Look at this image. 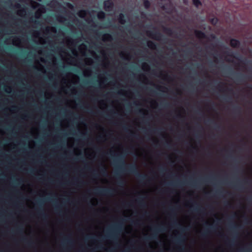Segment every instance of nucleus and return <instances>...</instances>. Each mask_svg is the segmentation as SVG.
Segmentation results:
<instances>
[{"mask_svg": "<svg viewBox=\"0 0 252 252\" xmlns=\"http://www.w3.org/2000/svg\"><path fill=\"white\" fill-rule=\"evenodd\" d=\"M110 155L111 158L113 160L114 164L116 166V170L115 171V175L120 186H123L125 185V182L121 178L122 174H133L141 183L149 179L147 175L140 174L139 172L136 164H126L125 161L124 157L122 155H115L112 152L110 153Z\"/></svg>", "mask_w": 252, "mask_h": 252, "instance_id": "f257e3e1", "label": "nucleus"}, {"mask_svg": "<svg viewBox=\"0 0 252 252\" xmlns=\"http://www.w3.org/2000/svg\"><path fill=\"white\" fill-rule=\"evenodd\" d=\"M123 230V224L121 222H118L112 226L107 231V234L106 238L111 239L114 242H117L120 233Z\"/></svg>", "mask_w": 252, "mask_h": 252, "instance_id": "f03ea898", "label": "nucleus"}, {"mask_svg": "<svg viewBox=\"0 0 252 252\" xmlns=\"http://www.w3.org/2000/svg\"><path fill=\"white\" fill-rule=\"evenodd\" d=\"M115 192V189L112 188H96L94 189V193L95 194L104 196H111L113 195Z\"/></svg>", "mask_w": 252, "mask_h": 252, "instance_id": "7ed1b4c3", "label": "nucleus"}, {"mask_svg": "<svg viewBox=\"0 0 252 252\" xmlns=\"http://www.w3.org/2000/svg\"><path fill=\"white\" fill-rule=\"evenodd\" d=\"M164 230V228L163 226H158L154 227L153 229L154 233L151 236L144 237V240L146 242H149L151 240L155 239L157 238V234L158 232H162Z\"/></svg>", "mask_w": 252, "mask_h": 252, "instance_id": "20e7f679", "label": "nucleus"}, {"mask_svg": "<svg viewBox=\"0 0 252 252\" xmlns=\"http://www.w3.org/2000/svg\"><path fill=\"white\" fill-rule=\"evenodd\" d=\"M147 35L152 38L156 40H163L162 38L164 37L163 35L159 32L147 31Z\"/></svg>", "mask_w": 252, "mask_h": 252, "instance_id": "39448f33", "label": "nucleus"}, {"mask_svg": "<svg viewBox=\"0 0 252 252\" xmlns=\"http://www.w3.org/2000/svg\"><path fill=\"white\" fill-rule=\"evenodd\" d=\"M37 203L40 206V207L37 211V213L38 215L40 216L43 220H46L47 219V216L45 213L43 212V209L41 207V204H42L41 200H38L37 201Z\"/></svg>", "mask_w": 252, "mask_h": 252, "instance_id": "423d86ee", "label": "nucleus"}, {"mask_svg": "<svg viewBox=\"0 0 252 252\" xmlns=\"http://www.w3.org/2000/svg\"><path fill=\"white\" fill-rule=\"evenodd\" d=\"M105 11H111L114 7V3L112 0H105L103 2Z\"/></svg>", "mask_w": 252, "mask_h": 252, "instance_id": "0eeeda50", "label": "nucleus"}, {"mask_svg": "<svg viewBox=\"0 0 252 252\" xmlns=\"http://www.w3.org/2000/svg\"><path fill=\"white\" fill-rule=\"evenodd\" d=\"M174 242L179 246H184L185 242V238L182 235H179L174 238Z\"/></svg>", "mask_w": 252, "mask_h": 252, "instance_id": "6e6552de", "label": "nucleus"}, {"mask_svg": "<svg viewBox=\"0 0 252 252\" xmlns=\"http://www.w3.org/2000/svg\"><path fill=\"white\" fill-rule=\"evenodd\" d=\"M230 44L233 48H239L240 46V42L239 40L232 38L230 40Z\"/></svg>", "mask_w": 252, "mask_h": 252, "instance_id": "1a4fd4ad", "label": "nucleus"}, {"mask_svg": "<svg viewBox=\"0 0 252 252\" xmlns=\"http://www.w3.org/2000/svg\"><path fill=\"white\" fill-rule=\"evenodd\" d=\"M194 32L196 36L198 38L204 39L207 38L205 33L201 31L196 30Z\"/></svg>", "mask_w": 252, "mask_h": 252, "instance_id": "9d476101", "label": "nucleus"}, {"mask_svg": "<svg viewBox=\"0 0 252 252\" xmlns=\"http://www.w3.org/2000/svg\"><path fill=\"white\" fill-rule=\"evenodd\" d=\"M118 19L119 22L122 25L125 24L126 22V19H125V15L123 13L120 14V15H119V17L118 18Z\"/></svg>", "mask_w": 252, "mask_h": 252, "instance_id": "9b49d317", "label": "nucleus"}, {"mask_svg": "<svg viewBox=\"0 0 252 252\" xmlns=\"http://www.w3.org/2000/svg\"><path fill=\"white\" fill-rule=\"evenodd\" d=\"M136 201L141 207H146V204L144 201L143 197H139L137 199H136Z\"/></svg>", "mask_w": 252, "mask_h": 252, "instance_id": "f8f14e48", "label": "nucleus"}, {"mask_svg": "<svg viewBox=\"0 0 252 252\" xmlns=\"http://www.w3.org/2000/svg\"><path fill=\"white\" fill-rule=\"evenodd\" d=\"M99 170L101 174L104 176H107L108 175L106 167L104 165H101L99 168Z\"/></svg>", "mask_w": 252, "mask_h": 252, "instance_id": "ddd939ff", "label": "nucleus"}, {"mask_svg": "<svg viewBox=\"0 0 252 252\" xmlns=\"http://www.w3.org/2000/svg\"><path fill=\"white\" fill-rule=\"evenodd\" d=\"M148 47L152 49H156L157 47V44L153 41L149 40L147 41Z\"/></svg>", "mask_w": 252, "mask_h": 252, "instance_id": "4468645a", "label": "nucleus"}, {"mask_svg": "<svg viewBox=\"0 0 252 252\" xmlns=\"http://www.w3.org/2000/svg\"><path fill=\"white\" fill-rule=\"evenodd\" d=\"M236 76L235 77L236 81L241 82L243 80L245 75L242 73H236L235 74Z\"/></svg>", "mask_w": 252, "mask_h": 252, "instance_id": "2eb2a0df", "label": "nucleus"}, {"mask_svg": "<svg viewBox=\"0 0 252 252\" xmlns=\"http://www.w3.org/2000/svg\"><path fill=\"white\" fill-rule=\"evenodd\" d=\"M214 228V226H211L209 227V228H207L206 229V230L203 232L201 233V236L202 237H206L208 234V233L211 231H212Z\"/></svg>", "mask_w": 252, "mask_h": 252, "instance_id": "dca6fc26", "label": "nucleus"}, {"mask_svg": "<svg viewBox=\"0 0 252 252\" xmlns=\"http://www.w3.org/2000/svg\"><path fill=\"white\" fill-rule=\"evenodd\" d=\"M173 224L176 227L179 228L182 232H185L186 230V229L185 227H181V225L177 223V222L176 220H174L173 222Z\"/></svg>", "mask_w": 252, "mask_h": 252, "instance_id": "f3484780", "label": "nucleus"}, {"mask_svg": "<svg viewBox=\"0 0 252 252\" xmlns=\"http://www.w3.org/2000/svg\"><path fill=\"white\" fill-rule=\"evenodd\" d=\"M103 40H110L112 39V35L109 33H104L102 35Z\"/></svg>", "mask_w": 252, "mask_h": 252, "instance_id": "a211bd4d", "label": "nucleus"}, {"mask_svg": "<svg viewBox=\"0 0 252 252\" xmlns=\"http://www.w3.org/2000/svg\"><path fill=\"white\" fill-rule=\"evenodd\" d=\"M63 244H67L69 245H71L73 243L72 240L69 237H65L63 239Z\"/></svg>", "mask_w": 252, "mask_h": 252, "instance_id": "6ab92c4d", "label": "nucleus"}, {"mask_svg": "<svg viewBox=\"0 0 252 252\" xmlns=\"http://www.w3.org/2000/svg\"><path fill=\"white\" fill-rule=\"evenodd\" d=\"M97 16L99 19H103L105 17V13L102 11H100L97 13Z\"/></svg>", "mask_w": 252, "mask_h": 252, "instance_id": "aec40b11", "label": "nucleus"}, {"mask_svg": "<svg viewBox=\"0 0 252 252\" xmlns=\"http://www.w3.org/2000/svg\"><path fill=\"white\" fill-rule=\"evenodd\" d=\"M143 5L146 9H148L151 6V2L148 0H144Z\"/></svg>", "mask_w": 252, "mask_h": 252, "instance_id": "412c9836", "label": "nucleus"}, {"mask_svg": "<svg viewBox=\"0 0 252 252\" xmlns=\"http://www.w3.org/2000/svg\"><path fill=\"white\" fill-rule=\"evenodd\" d=\"M192 3L196 7L202 5V3L200 0H192Z\"/></svg>", "mask_w": 252, "mask_h": 252, "instance_id": "4be33fe9", "label": "nucleus"}, {"mask_svg": "<svg viewBox=\"0 0 252 252\" xmlns=\"http://www.w3.org/2000/svg\"><path fill=\"white\" fill-rule=\"evenodd\" d=\"M164 32L167 34L170 35L172 34V30L170 28H164Z\"/></svg>", "mask_w": 252, "mask_h": 252, "instance_id": "5701e85b", "label": "nucleus"}, {"mask_svg": "<svg viewBox=\"0 0 252 252\" xmlns=\"http://www.w3.org/2000/svg\"><path fill=\"white\" fill-rule=\"evenodd\" d=\"M87 14V12L85 10H81L78 12V16L81 18H84Z\"/></svg>", "mask_w": 252, "mask_h": 252, "instance_id": "b1692460", "label": "nucleus"}, {"mask_svg": "<svg viewBox=\"0 0 252 252\" xmlns=\"http://www.w3.org/2000/svg\"><path fill=\"white\" fill-rule=\"evenodd\" d=\"M233 109L235 112H237L239 114L241 113V108L239 106H234Z\"/></svg>", "mask_w": 252, "mask_h": 252, "instance_id": "393cba45", "label": "nucleus"}, {"mask_svg": "<svg viewBox=\"0 0 252 252\" xmlns=\"http://www.w3.org/2000/svg\"><path fill=\"white\" fill-rule=\"evenodd\" d=\"M193 210L194 212H197L198 213H203L204 212V210L201 209L200 207H195L193 208Z\"/></svg>", "mask_w": 252, "mask_h": 252, "instance_id": "a878e982", "label": "nucleus"}, {"mask_svg": "<svg viewBox=\"0 0 252 252\" xmlns=\"http://www.w3.org/2000/svg\"><path fill=\"white\" fill-rule=\"evenodd\" d=\"M22 240L25 242H26L28 244V245L29 246V247H32V245L34 244L33 242L32 241H27V238H23L22 239Z\"/></svg>", "mask_w": 252, "mask_h": 252, "instance_id": "bb28decb", "label": "nucleus"}, {"mask_svg": "<svg viewBox=\"0 0 252 252\" xmlns=\"http://www.w3.org/2000/svg\"><path fill=\"white\" fill-rule=\"evenodd\" d=\"M233 186L240 189H244L243 186L241 184V183L239 182L237 183L236 185H233Z\"/></svg>", "mask_w": 252, "mask_h": 252, "instance_id": "cd10ccee", "label": "nucleus"}, {"mask_svg": "<svg viewBox=\"0 0 252 252\" xmlns=\"http://www.w3.org/2000/svg\"><path fill=\"white\" fill-rule=\"evenodd\" d=\"M170 209V215L171 216H172V215L175 217V208H173V207H171L169 208Z\"/></svg>", "mask_w": 252, "mask_h": 252, "instance_id": "c85d7f7f", "label": "nucleus"}, {"mask_svg": "<svg viewBox=\"0 0 252 252\" xmlns=\"http://www.w3.org/2000/svg\"><path fill=\"white\" fill-rule=\"evenodd\" d=\"M16 230L17 233L21 234L23 232L24 229L23 227L19 226L17 228Z\"/></svg>", "mask_w": 252, "mask_h": 252, "instance_id": "c756f323", "label": "nucleus"}, {"mask_svg": "<svg viewBox=\"0 0 252 252\" xmlns=\"http://www.w3.org/2000/svg\"><path fill=\"white\" fill-rule=\"evenodd\" d=\"M222 99L226 102H229L231 100V97L229 96H224Z\"/></svg>", "mask_w": 252, "mask_h": 252, "instance_id": "7c9ffc66", "label": "nucleus"}, {"mask_svg": "<svg viewBox=\"0 0 252 252\" xmlns=\"http://www.w3.org/2000/svg\"><path fill=\"white\" fill-rule=\"evenodd\" d=\"M218 21V20L217 18H213L211 19V22L212 24L215 25L217 23Z\"/></svg>", "mask_w": 252, "mask_h": 252, "instance_id": "2f4dec72", "label": "nucleus"}, {"mask_svg": "<svg viewBox=\"0 0 252 252\" xmlns=\"http://www.w3.org/2000/svg\"><path fill=\"white\" fill-rule=\"evenodd\" d=\"M33 22H34V23L36 25H41V22L39 21H38V20H35V21H32Z\"/></svg>", "mask_w": 252, "mask_h": 252, "instance_id": "473e14b6", "label": "nucleus"}, {"mask_svg": "<svg viewBox=\"0 0 252 252\" xmlns=\"http://www.w3.org/2000/svg\"><path fill=\"white\" fill-rule=\"evenodd\" d=\"M74 181H75V182H74V184H76V185H77L78 183H81V184L83 183L82 182H79V180L78 179H74Z\"/></svg>", "mask_w": 252, "mask_h": 252, "instance_id": "72a5a7b5", "label": "nucleus"}, {"mask_svg": "<svg viewBox=\"0 0 252 252\" xmlns=\"http://www.w3.org/2000/svg\"><path fill=\"white\" fill-rule=\"evenodd\" d=\"M26 12V8H23L20 11V14H23Z\"/></svg>", "mask_w": 252, "mask_h": 252, "instance_id": "f704fd0d", "label": "nucleus"}, {"mask_svg": "<svg viewBox=\"0 0 252 252\" xmlns=\"http://www.w3.org/2000/svg\"><path fill=\"white\" fill-rule=\"evenodd\" d=\"M55 210L56 211H58V210H59V209L60 208V206L55 205Z\"/></svg>", "mask_w": 252, "mask_h": 252, "instance_id": "c9c22d12", "label": "nucleus"}, {"mask_svg": "<svg viewBox=\"0 0 252 252\" xmlns=\"http://www.w3.org/2000/svg\"><path fill=\"white\" fill-rule=\"evenodd\" d=\"M40 15V14L39 13L36 12L35 15V18L38 19L39 18Z\"/></svg>", "mask_w": 252, "mask_h": 252, "instance_id": "e433bc0d", "label": "nucleus"}, {"mask_svg": "<svg viewBox=\"0 0 252 252\" xmlns=\"http://www.w3.org/2000/svg\"><path fill=\"white\" fill-rule=\"evenodd\" d=\"M15 7H16V8H20V7H21V6L20 4H19V3H17L16 4H15Z\"/></svg>", "mask_w": 252, "mask_h": 252, "instance_id": "4c0bfd02", "label": "nucleus"}, {"mask_svg": "<svg viewBox=\"0 0 252 252\" xmlns=\"http://www.w3.org/2000/svg\"><path fill=\"white\" fill-rule=\"evenodd\" d=\"M67 5L69 8H72L73 7V5L70 3H67Z\"/></svg>", "mask_w": 252, "mask_h": 252, "instance_id": "58836bf2", "label": "nucleus"}, {"mask_svg": "<svg viewBox=\"0 0 252 252\" xmlns=\"http://www.w3.org/2000/svg\"><path fill=\"white\" fill-rule=\"evenodd\" d=\"M233 229H236L237 228V226L236 225L233 224L231 227Z\"/></svg>", "mask_w": 252, "mask_h": 252, "instance_id": "ea45409f", "label": "nucleus"}, {"mask_svg": "<svg viewBox=\"0 0 252 252\" xmlns=\"http://www.w3.org/2000/svg\"><path fill=\"white\" fill-rule=\"evenodd\" d=\"M86 239H91V240H94V237H89V236H87L86 237Z\"/></svg>", "mask_w": 252, "mask_h": 252, "instance_id": "a19ab883", "label": "nucleus"}, {"mask_svg": "<svg viewBox=\"0 0 252 252\" xmlns=\"http://www.w3.org/2000/svg\"><path fill=\"white\" fill-rule=\"evenodd\" d=\"M217 193L219 194V195H220L221 192H222V191L220 190H218L217 191H216Z\"/></svg>", "mask_w": 252, "mask_h": 252, "instance_id": "79ce46f5", "label": "nucleus"}, {"mask_svg": "<svg viewBox=\"0 0 252 252\" xmlns=\"http://www.w3.org/2000/svg\"><path fill=\"white\" fill-rule=\"evenodd\" d=\"M141 17H142V18H145V16H146V15H145V13H144V12H142V13H141Z\"/></svg>", "mask_w": 252, "mask_h": 252, "instance_id": "37998d69", "label": "nucleus"}, {"mask_svg": "<svg viewBox=\"0 0 252 252\" xmlns=\"http://www.w3.org/2000/svg\"><path fill=\"white\" fill-rule=\"evenodd\" d=\"M123 128H124V129L125 130H126V131H128V129L127 127H126V126H123Z\"/></svg>", "mask_w": 252, "mask_h": 252, "instance_id": "c03bdc74", "label": "nucleus"}, {"mask_svg": "<svg viewBox=\"0 0 252 252\" xmlns=\"http://www.w3.org/2000/svg\"><path fill=\"white\" fill-rule=\"evenodd\" d=\"M169 106V104L168 103H165V104H164V106L165 107H168Z\"/></svg>", "mask_w": 252, "mask_h": 252, "instance_id": "a18cd8bd", "label": "nucleus"}, {"mask_svg": "<svg viewBox=\"0 0 252 252\" xmlns=\"http://www.w3.org/2000/svg\"><path fill=\"white\" fill-rule=\"evenodd\" d=\"M206 123H214V121H212V120H208L207 121Z\"/></svg>", "mask_w": 252, "mask_h": 252, "instance_id": "49530a36", "label": "nucleus"}, {"mask_svg": "<svg viewBox=\"0 0 252 252\" xmlns=\"http://www.w3.org/2000/svg\"><path fill=\"white\" fill-rule=\"evenodd\" d=\"M228 243L230 245H233L234 244L233 241H228Z\"/></svg>", "mask_w": 252, "mask_h": 252, "instance_id": "de8ad7c7", "label": "nucleus"}, {"mask_svg": "<svg viewBox=\"0 0 252 252\" xmlns=\"http://www.w3.org/2000/svg\"><path fill=\"white\" fill-rule=\"evenodd\" d=\"M159 169H160V171L161 172H163V171H165V169L164 168H162H162H160Z\"/></svg>", "mask_w": 252, "mask_h": 252, "instance_id": "09e8293b", "label": "nucleus"}, {"mask_svg": "<svg viewBox=\"0 0 252 252\" xmlns=\"http://www.w3.org/2000/svg\"><path fill=\"white\" fill-rule=\"evenodd\" d=\"M215 128H218V129H219V128H220V126H219V125H217L216 124H215Z\"/></svg>", "mask_w": 252, "mask_h": 252, "instance_id": "8fccbe9b", "label": "nucleus"}, {"mask_svg": "<svg viewBox=\"0 0 252 252\" xmlns=\"http://www.w3.org/2000/svg\"><path fill=\"white\" fill-rule=\"evenodd\" d=\"M33 171H34V170H33V169H29V172L30 173H33Z\"/></svg>", "mask_w": 252, "mask_h": 252, "instance_id": "3c124183", "label": "nucleus"}, {"mask_svg": "<svg viewBox=\"0 0 252 252\" xmlns=\"http://www.w3.org/2000/svg\"><path fill=\"white\" fill-rule=\"evenodd\" d=\"M150 92H151L152 93H155L156 92L155 91H154L152 89H149Z\"/></svg>", "mask_w": 252, "mask_h": 252, "instance_id": "603ef678", "label": "nucleus"}, {"mask_svg": "<svg viewBox=\"0 0 252 252\" xmlns=\"http://www.w3.org/2000/svg\"><path fill=\"white\" fill-rule=\"evenodd\" d=\"M161 8L163 10L165 9L166 8H165V5H163L161 6Z\"/></svg>", "mask_w": 252, "mask_h": 252, "instance_id": "864d4df0", "label": "nucleus"}, {"mask_svg": "<svg viewBox=\"0 0 252 252\" xmlns=\"http://www.w3.org/2000/svg\"><path fill=\"white\" fill-rule=\"evenodd\" d=\"M133 134L134 133L133 132H130V136L132 137L135 136V135Z\"/></svg>", "mask_w": 252, "mask_h": 252, "instance_id": "5fc2aeb1", "label": "nucleus"}, {"mask_svg": "<svg viewBox=\"0 0 252 252\" xmlns=\"http://www.w3.org/2000/svg\"><path fill=\"white\" fill-rule=\"evenodd\" d=\"M228 91L230 92H232L233 91V90L232 89L230 88V89H227Z\"/></svg>", "mask_w": 252, "mask_h": 252, "instance_id": "6e6d98bb", "label": "nucleus"}, {"mask_svg": "<svg viewBox=\"0 0 252 252\" xmlns=\"http://www.w3.org/2000/svg\"><path fill=\"white\" fill-rule=\"evenodd\" d=\"M134 224H138V221H135L133 222Z\"/></svg>", "mask_w": 252, "mask_h": 252, "instance_id": "4d7b16f0", "label": "nucleus"}, {"mask_svg": "<svg viewBox=\"0 0 252 252\" xmlns=\"http://www.w3.org/2000/svg\"><path fill=\"white\" fill-rule=\"evenodd\" d=\"M93 176L95 177H97V174H95L94 172H93Z\"/></svg>", "mask_w": 252, "mask_h": 252, "instance_id": "13d9d810", "label": "nucleus"}, {"mask_svg": "<svg viewBox=\"0 0 252 252\" xmlns=\"http://www.w3.org/2000/svg\"><path fill=\"white\" fill-rule=\"evenodd\" d=\"M122 252H129V251L127 250H125L123 251Z\"/></svg>", "mask_w": 252, "mask_h": 252, "instance_id": "bf43d9fd", "label": "nucleus"}, {"mask_svg": "<svg viewBox=\"0 0 252 252\" xmlns=\"http://www.w3.org/2000/svg\"><path fill=\"white\" fill-rule=\"evenodd\" d=\"M49 31V27H47L46 28V31L48 32Z\"/></svg>", "mask_w": 252, "mask_h": 252, "instance_id": "052dcab7", "label": "nucleus"}, {"mask_svg": "<svg viewBox=\"0 0 252 252\" xmlns=\"http://www.w3.org/2000/svg\"><path fill=\"white\" fill-rule=\"evenodd\" d=\"M59 17L61 19H64V18L63 16H59Z\"/></svg>", "mask_w": 252, "mask_h": 252, "instance_id": "680f3d73", "label": "nucleus"}, {"mask_svg": "<svg viewBox=\"0 0 252 252\" xmlns=\"http://www.w3.org/2000/svg\"><path fill=\"white\" fill-rule=\"evenodd\" d=\"M170 143L169 142H166V147H168V145H169Z\"/></svg>", "mask_w": 252, "mask_h": 252, "instance_id": "e2e57ef3", "label": "nucleus"}, {"mask_svg": "<svg viewBox=\"0 0 252 252\" xmlns=\"http://www.w3.org/2000/svg\"><path fill=\"white\" fill-rule=\"evenodd\" d=\"M47 200H48V201H51V199L50 198H49V197H48V198H47Z\"/></svg>", "mask_w": 252, "mask_h": 252, "instance_id": "0e129e2a", "label": "nucleus"}, {"mask_svg": "<svg viewBox=\"0 0 252 252\" xmlns=\"http://www.w3.org/2000/svg\"><path fill=\"white\" fill-rule=\"evenodd\" d=\"M32 68L35 69H37V68L35 66H32Z\"/></svg>", "mask_w": 252, "mask_h": 252, "instance_id": "69168bd1", "label": "nucleus"}, {"mask_svg": "<svg viewBox=\"0 0 252 252\" xmlns=\"http://www.w3.org/2000/svg\"><path fill=\"white\" fill-rule=\"evenodd\" d=\"M177 117L181 118V117H182V116L180 114H179L177 115Z\"/></svg>", "mask_w": 252, "mask_h": 252, "instance_id": "338daca9", "label": "nucleus"}, {"mask_svg": "<svg viewBox=\"0 0 252 252\" xmlns=\"http://www.w3.org/2000/svg\"><path fill=\"white\" fill-rule=\"evenodd\" d=\"M154 132H158V129H157V130H155L154 131Z\"/></svg>", "mask_w": 252, "mask_h": 252, "instance_id": "774afa93", "label": "nucleus"}]
</instances>
